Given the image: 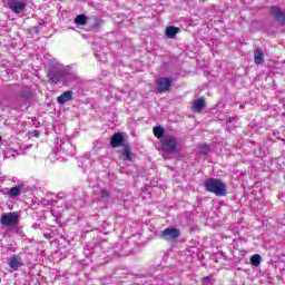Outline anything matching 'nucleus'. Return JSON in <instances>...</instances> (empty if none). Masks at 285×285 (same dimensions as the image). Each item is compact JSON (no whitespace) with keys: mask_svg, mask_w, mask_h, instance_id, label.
<instances>
[{"mask_svg":"<svg viewBox=\"0 0 285 285\" xmlns=\"http://www.w3.org/2000/svg\"><path fill=\"white\" fill-rule=\"evenodd\" d=\"M120 159H122L124 161H131L132 147H130V145L128 144L122 145V154L120 156Z\"/></svg>","mask_w":285,"mask_h":285,"instance_id":"9b49d317","label":"nucleus"},{"mask_svg":"<svg viewBox=\"0 0 285 285\" xmlns=\"http://www.w3.org/2000/svg\"><path fill=\"white\" fill-rule=\"evenodd\" d=\"M193 111L194 112H202V108H194Z\"/></svg>","mask_w":285,"mask_h":285,"instance_id":"b1692460","label":"nucleus"},{"mask_svg":"<svg viewBox=\"0 0 285 285\" xmlns=\"http://www.w3.org/2000/svg\"><path fill=\"white\" fill-rule=\"evenodd\" d=\"M269 14L279 26H285V11L277 6H273L269 9Z\"/></svg>","mask_w":285,"mask_h":285,"instance_id":"0eeeda50","label":"nucleus"},{"mask_svg":"<svg viewBox=\"0 0 285 285\" xmlns=\"http://www.w3.org/2000/svg\"><path fill=\"white\" fill-rule=\"evenodd\" d=\"M8 266L11 267L13 271H19L23 264L21 259L17 255H12L8 261Z\"/></svg>","mask_w":285,"mask_h":285,"instance_id":"f8f14e48","label":"nucleus"},{"mask_svg":"<svg viewBox=\"0 0 285 285\" xmlns=\"http://www.w3.org/2000/svg\"><path fill=\"white\" fill-rule=\"evenodd\" d=\"M14 99L19 106H27L28 108L35 106V92L30 87L22 88V90L16 95Z\"/></svg>","mask_w":285,"mask_h":285,"instance_id":"f03ea898","label":"nucleus"},{"mask_svg":"<svg viewBox=\"0 0 285 285\" xmlns=\"http://www.w3.org/2000/svg\"><path fill=\"white\" fill-rule=\"evenodd\" d=\"M101 197H102V198L110 197V191H108V189H104V190L101 191Z\"/></svg>","mask_w":285,"mask_h":285,"instance_id":"4be33fe9","label":"nucleus"},{"mask_svg":"<svg viewBox=\"0 0 285 285\" xmlns=\"http://www.w3.org/2000/svg\"><path fill=\"white\" fill-rule=\"evenodd\" d=\"M191 108H206V98L200 97L195 100Z\"/></svg>","mask_w":285,"mask_h":285,"instance_id":"a211bd4d","label":"nucleus"},{"mask_svg":"<svg viewBox=\"0 0 285 285\" xmlns=\"http://www.w3.org/2000/svg\"><path fill=\"white\" fill-rule=\"evenodd\" d=\"M164 127L156 126L154 127V136L157 137V139H164Z\"/></svg>","mask_w":285,"mask_h":285,"instance_id":"6ab92c4d","label":"nucleus"},{"mask_svg":"<svg viewBox=\"0 0 285 285\" xmlns=\"http://www.w3.org/2000/svg\"><path fill=\"white\" fill-rule=\"evenodd\" d=\"M207 193H213L216 197H226L228 195V187L219 178H208L204 183Z\"/></svg>","mask_w":285,"mask_h":285,"instance_id":"f257e3e1","label":"nucleus"},{"mask_svg":"<svg viewBox=\"0 0 285 285\" xmlns=\"http://www.w3.org/2000/svg\"><path fill=\"white\" fill-rule=\"evenodd\" d=\"M21 190H23V185L12 187L11 189H9L8 195L10 197H19V195H21Z\"/></svg>","mask_w":285,"mask_h":285,"instance_id":"dca6fc26","label":"nucleus"},{"mask_svg":"<svg viewBox=\"0 0 285 285\" xmlns=\"http://www.w3.org/2000/svg\"><path fill=\"white\" fill-rule=\"evenodd\" d=\"M208 279H210V277H209V276H205V277H203V282H208Z\"/></svg>","mask_w":285,"mask_h":285,"instance_id":"393cba45","label":"nucleus"},{"mask_svg":"<svg viewBox=\"0 0 285 285\" xmlns=\"http://www.w3.org/2000/svg\"><path fill=\"white\" fill-rule=\"evenodd\" d=\"M177 35H179V28L177 27L168 26L165 29V36L167 37V39H175Z\"/></svg>","mask_w":285,"mask_h":285,"instance_id":"4468645a","label":"nucleus"},{"mask_svg":"<svg viewBox=\"0 0 285 285\" xmlns=\"http://www.w3.org/2000/svg\"><path fill=\"white\" fill-rule=\"evenodd\" d=\"M27 6H28V3L26 2V0H9L8 1V8H10L11 11L14 12V14H21V12H23V10H26Z\"/></svg>","mask_w":285,"mask_h":285,"instance_id":"6e6552de","label":"nucleus"},{"mask_svg":"<svg viewBox=\"0 0 285 285\" xmlns=\"http://www.w3.org/2000/svg\"><path fill=\"white\" fill-rule=\"evenodd\" d=\"M173 86V78H159L156 81L155 92H168Z\"/></svg>","mask_w":285,"mask_h":285,"instance_id":"1a4fd4ad","label":"nucleus"},{"mask_svg":"<svg viewBox=\"0 0 285 285\" xmlns=\"http://www.w3.org/2000/svg\"><path fill=\"white\" fill-rule=\"evenodd\" d=\"M181 232L175 227H167L160 233L161 239L166 242H175V239H179Z\"/></svg>","mask_w":285,"mask_h":285,"instance_id":"39448f33","label":"nucleus"},{"mask_svg":"<svg viewBox=\"0 0 285 285\" xmlns=\"http://www.w3.org/2000/svg\"><path fill=\"white\" fill-rule=\"evenodd\" d=\"M160 148L164 150V153L173 155V153H176L177 150V139L173 136H165L160 140Z\"/></svg>","mask_w":285,"mask_h":285,"instance_id":"7ed1b4c3","label":"nucleus"},{"mask_svg":"<svg viewBox=\"0 0 285 285\" xmlns=\"http://www.w3.org/2000/svg\"><path fill=\"white\" fill-rule=\"evenodd\" d=\"M95 57H99V53H95Z\"/></svg>","mask_w":285,"mask_h":285,"instance_id":"a878e982","label":"nucleus"},{"mask_svg":"<svg viewBox=\"0 0 285 285\" xmlns=\"http://www.w3.org/2000/svg\"><path fill=\"white\" fill-rule=\"evenodd\" d=\"M124 134L116 132L110 138L111 148H119V146H124Z\"/></svg>","mask_w":285,"mask_h":285,"instance_id":"9d476101","label":"nucleus"},{"mask_svg":"<svg viewBox=\"0 0 285 285\" xmlns=\"http://www.w3.org/2000/svg\"><path fill=\"white\" fill-rule=\"evenodd\" d=\"M0 224L2 226H14V224H19V215L16 212L2 214Z\"/></svg>","mask_w":285,"mask_h":285,"instance_id":"423d86ee","label":"nucleus"},{"mask_svg":"<svg viewBox=\"0 0 285 285\" xmlns=\"http://www.w3.org/2000/svg\"><path fill=\"white\" fill-rule=\"evenodd\" d=\"M254 61L257 66L262 65L264 61V52L261 49L254 51Z\"/></svg>","mask_w":285,"mask_h":285,"instance_id":"2eb2a0df","label":"nucleus"},{"mask_svg":"<svg viewBox=\"0 0 285 285\" xmlns=\"http://www.w3.org/2000/svg\"><path fill=\"white\" fill-rule=\"evenodd\" d=\"M32 137L39 138V136L41 135V132H39V130H33L31 132Z\"/></svg>","mask_w":285,"mask_h":285,"instance_id":"5701e85b","label":"nucleus"},{"mask_svg":"<svg viewBox=\"0 0 285 285\" xmlns=\"http://www.w3.org/2000/svg\"><path fill=\"white\" fill-rule=\"evenodd\" d=\"M3 137L0 136V141H2Z\"/></svg>","mask_w":285,"mask_h":285,"instance_id":"bb28decb","label":"nucleus"},{"mask_svg":"<svg viewBox=\"0 0 285 285\" xmlns=\"http://www.w3.org/2000/svg\"><path fill=\"white\" fill-rule=\"evenodd\" d=\"M250 264L253 266H259L262 264V256L259 254H255L250 257Z\"/></svg>","mask_w":285,"mask_h":285,"instance_id":"aec40b11","label":"nucleus"},{"mask_svg":"<svg viewBox=\"0 0 285 285\" xmlns=\"http://www.w3.org/2000/svg\"><path fill=\"white\" fill-rule=\"evenodd\" d=\"M88 17L86 14H79L75 18L76 26H86Z\"/></svg>","mask_w":285,"mask_h":285,"instance_id":"f3484780","label":"nucleus"},{"mask_svg":"<svg viewBox=\"0 0 285 285\" xmlns=\"http://www.w3.org/2000/svg\"><path fill=\"white\" fill-rule=\"evenodd\" d=\"M75 95L73 91H65L62 92L58 98L57 101L58 104H60L61 106H63V104H66V101H72V96Z\"/></svg>","mask_w":285,"mask_h":285,"instance_id":"ddd939ff","label":"nucleus"},{"mask_svg":"<svg viewBox=\"0 0 285 285\" xmlns=\"http://www.w3.org/2000/svg\"><path fill=\"white\" fill-rule=\"evenodd\" d=\"M198 150H202V153H204V155H206V153H208V150H210V146H208L207 144L198 145Z\"/></svg>","mask_w":285,"mask_h":285,"instance_id":"412c9836","label":"nucleus"},{"mask_svg":"<svg viewBox=\"0 0 285 285\" xmlns=\"http://www.w3.org/2000/svg\"><path fill=\"white\" fill-rule=\"evenodd\" d=\"M51 83H57L58 81H68L72 79V73L66 69H56L49 73Z\"/></svg>","mask_w":285,"mask_h":285,"instance_id":"20e7f679","label":"nucleus"}]
</instances>
